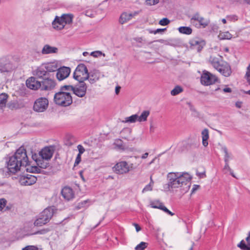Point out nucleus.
I'll return each instance as SVG.
<instances>
[{
  "label": "nucleus",
  "instance_id": "obj_1",
  "mask_svg": "<svg viewBox=\"0 0 250 250\" xmlns=\"http://www.w3.org/2000/svg\"><path fill=\"white\" fill-rule=\"evenodd\" d=\"M28 159L26 150L23 147L19 148L13 156L10 157L7 163V168L10 172L15 173L21 167H26Z\"/></svg>",
  "mask_w": 250,
  "mask_h": 250
},
{
  "label": "nucleus",
  "instance_id": "obj_2",
  "mask_svg": "<svg viewBox=\"0 0 250 250\" xmlns=\"http://www.w3.org/2000/svg\"><path fill=\"white\" fill-rule=\"evenodd\" d=\"M169 182L167 186L169 188H176L187 185L191 180V177L188 173L170 172L167 175Z\"/></svg>",
  "mask_w": 250,
  "mask_h": 250
},
{
  "label": "nucleus",
  "instance_id": "obj_3",
  "mask_svg": "<svg viewBox=\"0 0 250 250\" xmlns=\"http://www.w3.org/2000/svg\"><path fill=\"white\" fill-rule=\"evenodd\" d=\"M54 152V148L52 146H46L39 152L40 158H37L36 154L32 155L33 159L36 162L38 166L42 168L47 167L48 163L43 162V160H50Z\"/></svg>",
  "mask_w": 250,
  "mask_h": 250
},
{
  "label": "nucleus",
  "instance_id": "obj_4",
  "mask_svg": "<svg viewBox=\"0 0 250 250\" xmlns=\"http://www.w3.org/2000/svg\"><path fill=\"white\" fill-rule=\"evenodd\" d=\"M73 17L71 14H64L61 17L56 16L52 23V26L57 30H61L64 28L66 24L72 22Z\"/></svg>",
  "mask_w": 250,
  "mask_h": 250
},
{
  "label": "nucleus",
  "instance_id": "obj_5",
  "mask_svg": "<svg viewBox=\"0 0 250 250\" xmlns=\"http://www.w3.org/2000/svg\"><path fill=\"white\" fill-rule=\"evenodd\" d=\"M54 102L58 105L66 107L72 103V97L70 93L59 91L54 96Z\"/></svg>",
  "mask_w": 250,
  "mask_h": 250
},
{
  "label": "nucleus",
  "instance_id": "obj_6",
  "mask_svg": "<svg viewBox=\"0 0 250 250\" xmlns=\"http://www.w3.org/2000/svg\"><path fill=\"white\" fill-rule=\"evenodd\" d=\"M89 77L86 66L84 64H80L73 73V78L79 83H85L84 81Z\"/></svg>",
  "mask_w": 250,
  "mask_h": 250
},
{
  "label": "nucleus",
  "instance_id": "obj_7",
  "mask_svg": "<svg viewBox=\"0 0 250 250\" xmlns=\"http://www.w3.org/2000/svg\"><path fill=\"white\" fill-rule=\"evenodd\" d=\"M48 104V99L45 97H40L34 102L33 109L37 112H43L47 109Z\"/></svg>",
  "mask_w": 250,
  "mask_h": 250
},
{
  "label": "nucleus",
  "instance_id": "obj_8",
  "mask_svg": "<svg viewBox=\"0 0 250 250\" xmlns=\"http://www.w3.org/2000/svg\"><path fill=\"white\" fill-rule=\"evenodd\" d=\"M11 57L5 56L0 58V72H7L11 71L15 66L11 61Z\"/></svg>",
  "mask_w": 250,
  "mask_h": 250
},
{
  "label": "nucleus",
  "instance_id": "obj_9",
  "mask_svg": "<svg viewBox=\"0 0 250 250\" xmlns=\"http://www.w3.org/2000/svg\"><path fill=\"white\" fill-rule=\"evenodd\" d=\"M217 81V77L207 71H204L201 77V83L203 85L208 86L215 83Z\"/></svg>",
  "mask_w": 250,
  "mask_h": 250
},
{
  "label": "nucleus",
  "instance_id": "obj_10",
  "mask_svg": "<svg viewBox=\"0 0 250 250\" xmlns=\"http://www.w3.org/2000/svg\"><path fill=\"white\" fill-rule=\"evenodd\" d=\"M191 22L198 27H206L209 23L208 19H205L201 17L198 13L194 14L191 18Z\"/></svg>",
  "mask_w": 250,
  "mask_h": 250
},
{
  "label": "nucleus",
  "instance_id": "obj_11",
  "mask_svg": "<svg viewBox=\"0 0 250 250\" xmlns=\"http://www.w3.org/2000/svg\"><path fill=\"white\" fill-rule=\"evenodd\" d=\"M41 90L51 91L56 87V83L54 79L47 78L41 80Z\"/></svg>",
  "mask_w": 250,
  "mask_h": 250
},
{
  "label": "nucleus",
  "instance_id": "obj_12",
  "mask_svg": "<svg viewBox=\"0 0 250 250\" xmlns=\"http://www.w3.org/2000/svg\"><path fill=\"white\" fill-rule=\"evenodd\" d=\"M114 171L119 174L126 173L129 171V167L125 161H121L113 167Z\"/></svg>",
  "mask_w": 250,
  "mask_h": 250
},
{
  "label": "nucleus",
  "instance_id": "obj_13",
  "mask_svg": "<svg viewBox=\"0 0 250 250\" xmlns=\"http://www.w3.org/2000/svg\"><path fill=\"white\" fill-rule=\"evenodd\" d=\"M37 177L31 174L22 175L20 178V183L23 186H30L37 181Z\"/></svg>",
  "mask_w": 250,
  "mask_h": 250
},
{
  "label": "nucleus",
  "instance_id": "obj_14",
  "mask_svg": "<svg viewBox=\"0 0 250 250\" xmlns=\"http://www.w3.org/2000/svg\"><path fill=\"white\" fill-rule=\"evenodd\" d=\"M87 86L85 83H79L74 86L73 93L79 97H83L86 92Z\"/></svg>",
  "mask_w": 250,
  "mask_h": 250
},
{
  "label": "nucleus",
  "instance_id": "obj_15",
  "mask_svg": "<svg viewBox=\"0 0 250 250\" xmlns=\"http://www.w3.org/2000/svg\"><path fill=\"white\" fill-rule=\"evenodd\" d=\"M70 73V69L69 67L63 66L57 70L56 77L57 79L60 81H62L68 77Z\"/></svg>",
  "mask_w": 250,
  "mask_h": 250
},
{
  "label": "nucleus",
  "instance_id": "obj_16",
  "mask_svg": "<svg viewBox=\"0 0 250 250\" xmlns=\"http://www.w3.org/2000/svg\"><path fill=\"white\" fill-rule=\"evenodd\" d=\"M139 13V11H134L131 13L124 12L121 15L119 20V22L120 23L123 24L131 20L133 17L137 16Z\"/></svg>",
  "mask_w": 250,
  "mask_h": 250
},
{
  "label": "nucleus",
  "instance_id": "obj_17",
  "mask_svg": "<svg viewBox=\"0 0 250 250\" xmlns=\"http://www.w3.org/2000/svg\"><path fill=\"white\" fill-rule=\"evenodd\" d=\"M150 206L152 208L161 209L171 216L174 215V213L169 210L159 200H156L151 201Z\"/></svg>",
  "mask_w": 250,
  "mask_h": 250
},
{
  "label": "nucleus",
  "instance_id": "obj_18",
  "mask_svg": "<svg viewBox=\"0 0 250 250\" xmlns=\"http://www.w3.org/2000/svg\"><path fill=\"white\" fill-rule=\"evenodd\" d=\"M55 213L54 207H50L44 209L40 215L48 223Z\"/></svg>",
  "mask_w": 250,
  "mask_h": 250
},
{
  "label": "nucleus",
  "instance_id": "obj_19",
  "mask_svg": "<svg viewBox=\"0 0 250 250\" xmlns=\"http://www.w3.org/2000/svg\"><path fill=\"white\" fill-rule=\"evenodd\" d=\"M217 70L225 77H229L231 73L229 65L225 61L222 62L221 65Z\"/></svg>",
  "mask_w": 250,
  "mask_h": 250
},
{
  "label": "nucleus",
  "instance_id": "obj_20",
  "mask_svg": "<svg viewBox=\"0 0 250 250\" xmlns=\"http://www.w3.org/2000/svg\"><path fill=\"white\" fill-rule=\"evenodd\" d=\"M27 86L31 89H40L41 81H38L34 77H31L26 80Z\"/></svg>",
  "mask_w": 250,
  "mask_h": 250
},
{
  "label": "nucleus",
  "instance_id": "obj_21",
  "mask_svg": "<svg viewBox=\"0 0 250 250\" xmlns=\"http://www.w3.org/2000/svg\"><path fill=\"white\" fill-rule=\"evenodd\" d=\"M61 193L62 197L67 201L72 199L74 197V192L70 187H64L62 189Z\"/></svg>",
  "mask_w": 250,
  "mask_h": 250
},
{
  "label": "nucleus",
  "instance_id": "obj_22",
  "mask_svg": "<svg viewBox=\"0 0 250 250\" xmlns=\"http://www.w3.org/2000/svg\"><path fill=\"white\" fill-rule=\"evenodd\" d=\"M209 61L212 66L216 70L221 65L222 62H224L221 56H215L213 55L210 57Z\"/></svg>",
  "mask_w": 250,
  "mask_h": 250
},
{
  "label": "nucleus",
  "instance_id": "obj_23",
  "mask_svg": "<svg viewBox=\"0 0 250 250\" xmlns=\"http://www.w3.org/2000/svg\"><path fill=\"white\" fill-rule=\"evenodd\" d=\"M190 43L192 48L196 49L198 52H200L205 45V42L200 39L192 40L190 41Z\"/></svg>",
  "mask_w": 250,
  "mask_h": 250
},
{
  "label": "nucleus",
  "instance_id": "obj_24",
  "mask_svg": "<svg viewBox=\"0 0 250 250\" xmlns=\"http://www.w3.org/2000/svg\"><path fill=\"white\" fill-rule=\"evenodd\" d=\"M58 48L52 46L49 44H45L41 51L42 55H47L49 54L57 53L58 52Z\"/></svg>",
  "mask_w": 250,
  "mask_h": 250
},
{
  "label": "nucleus",
  "instance_id": "obj_25",
  "mask_svg": "<svg viewBox=\"0 0 250 250\" xmlns=\"http://www.w3.org/2000/svg\"><path fill=\"white\" fill-rule=\"evenodd\" d=\"M88 80L90 83H94L98 81L101 76V73L99 70H93L89 73Z\"/></svg>",
  "mask_w": 250,
  "mask_h": 250
},
{
  "label": "nucleus",
  "instance_id": "obj_26",
  "mask_svg": "<svg viewBox=\"0 0 250 250\" xmlns=\"http://www.w3.org/2000/svg\"><path fill=\"white\" fill-rule=\"evenodd\" d=\"M45 68L47 71L54 72L57 71L59 68L58 63L56 62L47 63L44 64Z\"/></svg>",
  "mask_w": 250,
  "mask_h": 250
},
{
  "label": "nucleus",
  "instance_id": "obj_27",
  "mask_svg": "<svg viewBox=\"0 0 250 250\" xmlns=\"http://www.w3.org/2000/svg\"><path fill=\"white\" fill-rule=\"evenodd\" d=\"M132 130L130 128H126L122 130L121 131L122 137L127 141H133L135 138L131 136Z\"/></svg>",
  "mask_w": 250,
  "mask_h": 250
},
{
  "label": "nucleus",
  "instance_id": "obj_28",
  "mask_svg": "<svg viewBox=\"0 0 250 250\" xmlns=\"http://www.w3.org/2000/svg\"><path fill=\"white\" fill-rule=\"evenodd\" d=\"M246 241L247 244L242 240L238 245V247H239L242 250H250V231L249 233V235L246 238Z\"/></svg>",
  "mask_w": 250,
  "mask_h": 250
},
{
  "label": "nucleus",
  "instance_id": "obj_29",
  "mask_svg": "<svg viewBox=\"0 0 250 250\" xmlns=\"http://www.w3.org/2000/svg\"><path fill=\"white\" fill-rule=\"evenodd\" d=\"M7 201L3 198L0 199V212L8 211L11 208V206L7 205Z\"/></svg>",
  "mask_w": 250,
  "mask_h": 250
},
{
  "label": "nucleus",
  "instance_id": "obj_30",
  "mask_svg": "<svg viewBox=\"0 0 250 250\" xmlns=\"http://www.w3.org/2000/svg\"><path fill=\"white\" fill-rule=\"evenodd\" d=\"M202 144L204 146L208 145V139L209 138L208 130V129H204L202 131Z\"/></svg>",
  "mask_w": 250,
  "mask_h": 250
},
{
  "label": "nucleus",
  "instance_id": "obj_31",
  "mask_svg": "<svg viewBox=\"0 0 250 250\" xmlns=\"http://www.w3.org/2000/svg\"><path fill=\"white\" fill-rule=\"evenodd\" d=\"M38 77L41 78L47 75V71L45 68V66H41L38 67L35 71L34 74Z\"/></svg>",
  "mask_w": 250,
  "mask_h": 250
},
{
  "label": "nucleus",
  "instance_id": "obj_32",
  "mask_svg": "<svg viewBox=\"0 0 250 250\" xmlns=\"http://www.w3.org/2000/svg\"><path fill=\"white\" fill-rule=\"evenodd\" d=\"M8 95L5 93L0 94V109L5 107Z\"/></svg>",
  "mask_w": 250,
  "mask_h": 250
},
{
  "label": "nucleus",
  "instance_id": "obj_33",
  "mask_svg": "<svg viewBox=\"0 0 250 250\" xmlns=\"http://www.w3.org/2000/svg\"><path fill=\"white\" fill-rule=\"evenodd\" d=\"M149 114L150 111L149 110H144L140 116L138 115V122H142L146 121Z\"/></svg>",
  "mask_w": 250,
  "mask_h": 250
},
{
  "label": "nucleus",
  "instance_id": "obj_34",
  "mask_svg": "<svg viewBox=\"0 0 250 250\" xmlns=\"http://www.w3.org/2000/svg\"><path fill=\"white\" fill-rule=\"evenodd\" d=\"M47 223V222L46 221V220H44V219H43V217H41V216L39 215V217L35 221L34 225L35 226L41 227L44 225L46 224Z\"/></svg>",
  "mask_w": 250,
  "mask_h": 250
},
{
  "label": "nucleus",
  "instance_id": "obj_35",
  "mask_svg": "<svg viewBox=\"0 0 250 250\" xmlns=\"http://www.w3.org/2000/svg\"><path fill=\"white\" fill-rule=\"evenodd\" d=\"M178 29L180 33L186 35L191 34L192 31L190 27L187 26H181Z\"/></svg>",
  "mask_w": 250,
  "mask_h": 250
},
{
  "label": "nucleus",
  "instance_id": "obj_36",
  "mask_svg": "<svg viewBox=\"0 0 250 250\" xmlns=\"http://www.w3.org/2000/svg\"><path fill=\"white\" fill-rule=\"evenodd\" d=\"M218 38L220 40H229L232 38V35L229 32H220L218 36Z\"/></svg>",
  "mask_w": 250,
  "mask_h": 250
},
{
  "label": "nucleus",
  "instance_id": "obj_37",
  "mask_svg": "<svg viewBox=\"0 0 250 250\" xmlns=\"http://www.w3.org/2000/svg\"><path fill=\"white\" fill-rule=\"evenodd\" d=\"M74 86L72 85H64L60 87V91L66 93L73 92Z\"/></svg>",
  "mask_w": 250,
  "mask_h": 250
},
{
  "label": "nucleus",
  "instance_id": "obj_38",
  "mask_svg": "<svg viewBox=\"0 0 250 250\" xmlns=\"http://www.w3.org/2000/svg\"><path fill=\"white\" fill-rule=\"evenodd\" d=\"M136 121H138V115L134 114L130 116V117H126L125 118V120L122 121V122L125 123H135Z\"/></svg>",
  "mask_w": 250,
  "mask_h": 250
},
{
  "label": "nucleus",
  "instance_id": "obj_39",
  "mask_svg": "<svg viewBox=\"0 0 250 250\" xmlns=\"http://www.w3.org/2000/svg\"><path fill=\"white\" fill-rule=\"evenodd\" d=\"M27 167L26 168V170L27 172L30 173H40L41 169L37 167L36 166H27Z\"/></svg>",
  "mask_w": 250,
  "mask_h": 250
},
{
  "label": "nucleus",
  "instance_id": "obj_40",
  "mask_svg": "<svg viewBox=\"0 0 250 250\" xmlns=\"http://www.w3.org/2000/svg\"><path fill=\"white\" fill-rule=\"evenodd\" d=\"M183 89L179 85L176 86L170 92V94L172 96H176L183 92Z\"/></svg>",
  "mask_w": 250,
  "mask_h": 250
},
{
  "label": "nucleus",
  "instance_id": "obj_41",
  "mask_svg": "<svg viewBox=\"0 0 250 250\" xmlns=\"http://www.w3.org/2000/svg\"><path fill=\"white\" fill-rule=\"evenodd\" d=\"M113 145L115 148L119 149H124L123 142L121 139L115 140Z\"/></svg>",
  "mask_w": 250,
  "mask_h": 250
},
{
  "label": "nucleus",
  "instance_id": "obj_42",
  "mask_svg": "<svg viewBox=\"0 0 250 250\" xmlns=\"http://www.w3.org/2000/svg\"><path fill=\"white\" fill-rule=\"evenodd\" d=\"M154 182L152 180L151 177L150 178V182L149 184L146 186V187L143 188L142 190V192H145L146 191H151L152 190V187L153 185Z\"/></svg>",
  "mask_w": 250,
  "mask_h": 250
},
{
  "label": "nucleus",
  "instance_id": "obj_43",
  "mask_svg": "<svg viewBox=\"0 0 250 250\" xmlns=\"http://www.w3.org/2000/svg\"><path fill=\"white\" fill-rule=\"evenodd\" d=\"M147 246V243L141 242L139 244L137 245L135 248V250H144Z\"/></svg>",
  "mask_w": 250,
  "mask_h": 250
},
{
  "label": "nucleus",
  "instance_id": "obj_44",
  "mask_svg": "<svg viewBox=\"0 0 250 250\" xmlns=\"http://www.w3.org/2000/svg\"><path fill=\"white\" fill-rule=\"evenodd\" d=\"M190 110L192 112V115L194 117H198L199 116V113L195 109V107L190 104H188Z\"/></svg>",
  "mask_w": 250,
  "mask_h": 250
},
{
  "label": "nucleus",
  "instance_id": "obj_45",
  "mask_svg": "<svg viewBox=\"0 0 250 250\" xmlns=\"http://www.w3.org/2000/svg\"><path fill=\"white\" fill-rule=\"evenodd\" d=\"M90 55L93 56V57L97 58L100 57V56H105V54L103 53L101 51H93L90 53Z\"/></svg>",
  "mask_w": 250,
  "mask_h": 250
},
{
  "label": "nucleus",
  "instance_id": "obj_46",
  "mask_svg": "<svg viewBox=\"0 0 250 250\" xmlns=\"http://www.w3.org/2000/svg\"><path fill=\"white\" fill-rule=\"evenodd\" d=\"M223 150L225 153V162L229 163L230 158V155L229 154L227 148L226 147H223Z\"/></svg>",
  "mask_w": 250,
  "mask_h": 250
},
{
  "label": "nucleus",
  "instance_id": "obj_47",
  "mask_svg": "<svg viewBox=\"0 0 250 250\" xmlns=\"http://www.w3.org/2000/svg\"><path fill=\"white\" fill-rule=\"evenodd\" d=\"M169 23H170V21L167 18L162 19L159 22V24L162 26L167 25Z\"/></svg>",
  "mask_w": 250,
  "mask_h": 250
},
{
  "label": "nucleus",
  "instance_id": "obj_48",
  "mask_svg": "<svg viewBox=\"0 0 250 250\" xmlns=\"http://www.w3.org/2000/svg\"><path fill=\"white\" fill-rule=\"evenodd\" d=\"M166 30V28L164 29H157L155 30H149V33L151 34H156L157 33H161Z\"/></svg>",
  "mask_w": 250,
  "mask_h": 250
},
{
  "label": "nucleus",
  "instance_id": "obj_49",
  "mask_svg": "<svg viewBox=\"0 0 250 250\" xmlns=\"http://www.w3.org/2000/svg\"><path fill=\"white\" fill-rule=\"evenodd\" d=\"M224 169L227 170L228 171H229L230 172L231 175L233 177H235L234 175H233V173L232 172L231 169L230 168V167L229 165V163L225 162V165L224 166Z\"/></svg>",
  "mask_w": 250,
  "mask_h": 250
},
{
  "label": "nucleus",
  "instance_id": "obj_50",
  "mask_svg": "<svg viewBox=\"0 0 250 250\" xmlns=\"http://www.w3.org/2000/svg\"><path fill=\"white\" fill-rule=\"evenodd\" d=\"M22 250H38V248L34 246H27L23 248Z\"/></svg>",
  "mask_w": 250,
  "mask_h": 250
},
{
  "label": "nucleus",
  "instance_id": "obj_51",
  "mask_svg": "<svg viewBox=\"0 0 250 250\" xmlns=\"http://www.w3.org/2000/svg\"><path fill=\"white\" fill-rule=\"evenodd\" d=\"M147 4L150 5H154L158 2V0H146Z\"/></svg>",
  "mask_w": 250,
  "mask_h": 250
},
{
  "label": "nucleus",
  "instance_id": "obj_52",
  "mask_svg": "<svg viewBox=\"0 0 250 250\" xmlns=\"http://www.w3.org/2000/svg\"><path fill=\"white\" fill-rule=\"evenodd\" d=\"M78 149L79 150V154L82 155L85 149L84 147L81 145H79L77 146Z\"/></svg>",
  "mask_w": 250,
  "mask_h": 250
},
{
  "label": "nucleus",
  "instance_id": "obj_53",
  "mask_svg": "<svg viewBox=\"0 0 250 250\" xmlns=\"http://www.w3.org/2000/svg\"><path fill=\"white\" fill-rule=\"evenodd\" d=\"M81 154H78L77 156V157L75 160V162L74 163V166H76V165H78L81 160Z\"/></svg>",
  "mask_w": 250,
  "mask_h": 250
},
{
  "label": "nucleus",
  "instance_id": "obj_54",
  "mask_svg": "<svg viewBox=\"0 0 250 250\" xmlns=\"http://www.w3.org/2000/svg\"><path fill=\"white\" fill-rule=\"evenodd\" d=\"M48 231H49L48 229H42L41 230L37 231L36 232L34 233V234H45L46 232H47Z\"/></svg>",
  "mask_w": 250,
  "mask_h": 250
},
{
  "label": "nucleus",
  "instance_id": "obj_55",
  "mask_svg": "<svg viewBox=\"0 0 250 250\" xmlns=\"http://www.w3.org/2000/svg\"><path fill=\"white\" fill-rule=\"evenodd\" d=\"M227 18L228 19L233 21H236L238 20V18L236 15L229 16L227 17Z\"/></svg>",
  "mask_w": 250,
  "mask_h": 250
},
{
  "label": "nucleus",
  "instance_id": "obj_56",
  "mask_svg": "<svg viewBox=\"0 0 250 250\" xmlns=\"http://www.w3.org/2000/svg\"><path fill=\"white\" fill-rule=\"evenodd\" d=\"M245 77H250V64H249L247 68V71Z\"/></svg>",
  "mask_w": 250,
  "mask_h": 250
},
{
  "label": "nucleus",
  "instance_id": "obj_57",
  "mask_svg": "<svg viewBox=\"0 0 250 250\" xmlns=\"http://www.w3.org/2000/svg\"><path fill=\"white\" fill-rule=\"evenodd\" d=\"M223 91L225 93H230V92H231L232 90L230 88L226 87L223 89Z\"/></svg>",
  "mask_w": 250,
  "mask_h": 250
},
{
  "label": "nucleus",
  "instance_id": "obj_58",
  "mask_svg": "<svg viewBox=\"0 0 250 250\" xmlns=\"http://www.w3.org/2000/svg\"><path fill=\"white\" fill-rule=\"evenodd\" d=\"M134 225L135 227L136 230L137 232L141 230V228L138 224H134Z\"/></svg>",
  "mask_w": 250,
  "mask_h": 250
},
{
  "label": "nucleus",
  "instance_id": "obj_59",
  "mask_svg": "<svg viewBox=\"0 0 250 250\" xmlns=\"http://www.w3.org/2000/svg\"><path fill=\"white\" fill-rule=\"evenodd\" d=\"M235 105L237 108H241L242 105V103L240 102H237L235 103Z\"/></svg>",
  "mask_w": 250,
  "mask_h": 250
},
{
  "label": "nucleus",
  "instance_id": "obj_60",
  "mask_svg": "<svg viewBox=\"0 0 250 250\" xmlns=\"http://www.w3.org/2000/svg\"><path fill=\"white\" fill-rule=\"evenodd\" d=\"M148 155V153L147 152H146L141 156V158L143 159H145L147 157Z\"/></svg>",
  "mask_w": 250,
  "mask_h": 250
},
{
  "label": "nucleus",
  "instance_id": "obj_61",
  "mask_svg": "<svg viewBox=\"0 0 250 250\" xmlns=\"http://www.w3.org/2000/svg\"><path fill=\"white\" fill-rule=\"evenodd\" d=\"M120 89H121V87L120 86H118L116 87L115 93H116V94H118L119 93Z\"/></svg>",
  "mask_w": 250,
  "mask_h": 250
},
{
  "label": "nucleus",
  "instance_id": "obj_62",
  "mask_svg": "<svg viewBox=\"0 0 250 250\" xmlns=\"http://www.w3.org/2000/svg\"><path fill=\"white\" fill-rule=\"evenodd\" d=\"M157 42L162 43H165L166 41L164 40L161 39V40H159L157 41Z\"/></svg>",
  "mask_w": 250,
  "mask_h": 250
},
{
  "label": "nucleus",
  "instance_id": "obj_63",
  "mask_svg": "<svg viewBox=\"0 0 250 250\" xmlns=\"http://www.w3.org/2000/svg\"><path fill=\"white\" fill-rule=\"evenodd\" d=\"M247 80V82L249 85H250V77H245Z\"/></svg>",
  "mask_w": 250,
  "mask_h": 250
},
{
  "label": "nucleus",
  "instance_id": "obj_64",
  "mask_svg": "<svg viewBox=\"0 0 250 250\" xmlns=\"http://www.w3.org/2000/svg\"><path fill=\"white\" fill-rule=\"evenodd\" d=\"M244 93L247 94H249L250 95V90L246 91H244Z\"/></svg>",
  "mask_w": 250,
  "mask_h": 250
}]
</instances>
